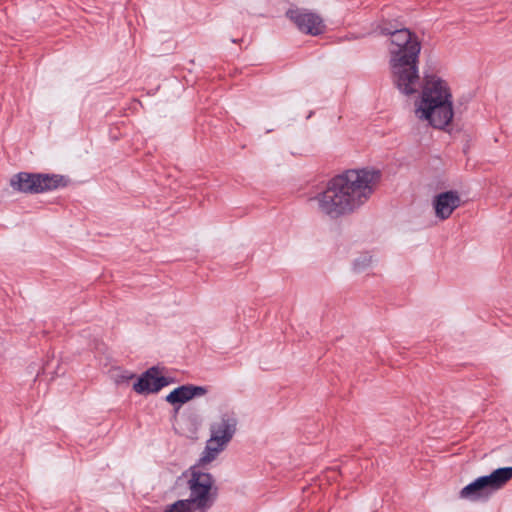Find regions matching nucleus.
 <instances>
[{"mask_svg":"<svg viewBox=\"0 0 512 512\" xmlns=\"http://www.w3.org/2000/svg\"><path fill=\"white\" fill-rule=\"evenodd\" d=\"M207 389L203 386L192 384L182 385L172 390L167 396L166 401L171 405H182L196 396H203Z\"/></svg>","mask_w":512,"mask_h":512,"instance_id":"9b49d317","label":"nucleus"},{"mask_svg":"<svg viewBox=\"0 0 512 512\" xmlns=\"http://www.w3.org/2000/svg\"><path fill=\"white\" fill-rule=\"evenodd\" d=\"M409 44L390 47V70L394 85L405 95L418 92L415 117L435 129H444L453 120V96L448 83L437 75H425L420 83L418 59H408Z\"/></svg>","mask_w":512,"mask_h":512,"instance_id":"f257e3e1","label":"nucleus"},{"mask_svg":"<svg viewBox=\"0 0 512 512\" xmlns=\"http://www.w3.org/2000/svg\"><path fill=\"white\" fill-rule=\"evenodd\" d=\"M381 172L374 168L350 169L332 178L313 201L318 213L330 220L348 216L373 194Z\"/></svg>","mask_w":512,"mask_h":512,"instance_id":"f03ea898","label":"nucleus"},{"mask_svg":"<svg viewBox=\"0 0 512 512\" xmlns=\"http://www.w3.org/2000/svg\"><path fill=\"white\" fill-rule=\"evenodd\" d=\"M371 262V257L365 256L363 259V263H361L359 260L355 262V269L360 271L362 270L366 265H368Z\"/></svg>","mask_w":512,"mask_h":512,"instance_id":"ddd939ff","label":"nucleus"},{"mask_svg":"<svg viewBox=\"0 0 512 512\" xmlns=\"http://www.w3.org/2000/svg\"><path fill=\"white\" fill-rule=\"evenodd\" d=\"M169 381L166 377L160 375L157 368L153 367L147 370L136 383L133 388L137 393H155L167 386Z\"/></svg>","mask_w":512,"mask_h":512,"instance_id":"1a4fd4ad","label":"nucleus"},{"mask_svg":"<svg viewBox=\"0 0 512 512\" xmlns=\"http://www.w3.org/2000/svg\"><path fill=\"white\" fill-rule=\"evenodd\" d=\"M383 32L385 34L391 35V47L398 46L399 44L410 43V46H408L407 58L411 60L418 59L421 50V44L417 36L414 35L410 30L403 28L397 29L395 31L384 30Z\"/></svg>","mask_w":512,"mask_h":512,"instance_id":"9d476101","label":"nucleus"},{"mask_svg":"<svg viewBox=\"0 0 512 512\" xmlns=\"http://www.w3.org/2000/svg\"><path fill=\"white\" fill-rule=\"evenodd\" d=\"M164 512H199V510L194 508L193 505H190L187 500H178L168 505Z\"/></svg>","mask_w":512,"mask_h":512,"instance_id":"f8f14e48","label":"nucleus"},{"mask_svg":"<svg viewBox=\"0 0 512 512\" xmlns=\"http://www.w3.org/2000/svg\"><path fill=\"white\" fill-rule=\"evenodd\" d=\"M190 497L187 502L198 509L199 512H205L215 501L217 489L214 486L212 476L196 470L191 471V477L188 481Z\"/></svg>","mask_w":512,"mask_h":512,"instance_id":"423d86ee","label":"nucleus"},{"mask_svg":"<svg viewBox=\"0 0 512 512\" xmlns=\"http://www.w3.org/2000/svg\"><path fill=\"white\" fill-rule=\"evenodd\" d=\"M11 187L26 194H39L66 186L63 176L20 172L10 179Z\"/></svg>","mask_w":512,"mask_h":512,"instance_id":"39448f33","label":"nucleus"},{"mask_svg":"<svg viewBox=\"0 0 512 512\" xmlns=\"http://www.w3.org/2000/svg\"><path fill=\"white\" fill-rule=\"evenodd\" d=\"M238 420L233 412H225L210 427L211 437L207 442L200 462L210 463L226 447L237 429Z\"/></svg>","mask_w":512,"mask_h":512,"instance_id":"20e7f679","label":"nucleus"},{"mask_svg":"<svg viewBox=\"0 0 512 512\" xmlns=\"http://www.w3.org/2000/svg\"><path fill=\"white\" fill-rule=\"evenodd\" d=\"M512 479V467L498 468L491 474L476 478L463 487L459 496L469 501L488 500L492 494L503 488Z\"/></svg>","mask_w":512,"mask_h":512,"instance_id":"7ed1b4c3","label":"nucleus"},{"mask_svg":"<svg viewBox=\"0 0 512 512\" xmlns=\"http://www.w3.org/2000/svg\"><path fill=\"white\" fill-rule=\"evenodd\" d=\"M287 17L297 26V28L310 35H319L324 32L325 24L322 17L306 9H290L287 11Z\"/></svg>","mask_w":512,"mask_h":512,"instance_id":"0eeeda50","label":"nucleus"},{"mask_svg":"<svg viewBox=\"0 0 512 512\" xmlns=\"http://www.w3.org/2000/svg\"><path fill=\"white\" fill-rule=\"evenodd\" d=\"M461 204V199L456 191L439 193L433 199L435 216L440 220L448 219L454 210Z\"/></svg>","mask_w":512,"mask_h":512,"instance_id":"6e6552de","label":"nucleus"}]
</instances>
